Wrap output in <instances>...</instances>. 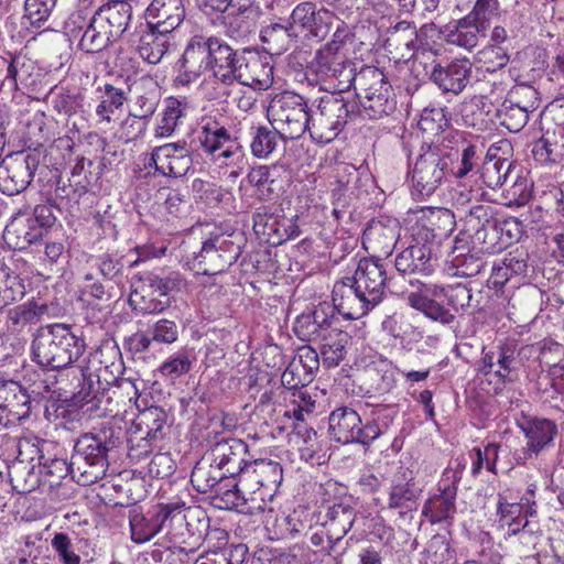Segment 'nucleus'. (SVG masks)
<instances>
[{"mask_svg": "<svg viewBox=\"0 0 564 564\" xmlns=\"http://www.w3.org/2000/svg\"><path fill=\"white\" fill-rule=\"evenodd\" d=\"M195 357L191 350L181 349L166 358L160 367L162 376L177 379L189 372Z\"/></svg>", "mask_w": 564, "mask_h": 564, "instance_id": "57", "label": "nucleus"}, {"mask_svg": "<svg viewBox=\"0 0 564 564\" xmlns=\"http://www.w3.org/2000/svg\"><path fill=\"white\" fill-rule=\"evenodd\" d=\"M251 153L258 159L269 158L278 148L281 134L276 129L265 126L251 127Z\"/></svg>", "mask_w": 564, "mask_h": 564, "instance_id": "50", "label": "nucleus"}, {"mask_svg": "<svg viewBox=\"0 0 564 564\" xmlns=\"http://www.w3.org/2000/svg\"><path fill=\"white\" fill-rule=\"evenodd\" d=\"M247 452V445L241 440L228 438L217 442L208 456L229 478L239 479L245 471V465L250 463L246 460Z\"/></svg>", "mask_w": 564, "mask_h": 564, "instance_id": "27", "label": "nucleus"}, {"mask_svg": "<svg viewBox=\"0 0 564 564\" xmlns=\"http://www.w3.org/2000/svg\"><path fill=\"white\" fill-rule=\"evenodd\" d=\"M516 348L510 344H499L495 350L484 352L481 372L494 373L501 380H510L516 370Z\"/></svg>", "mask_w": 564, "mask_h": 564, "instance_id": "38", "label": "nucleus"}, {"mask_svg": "<svg viewBox=\"0 0 564 564\" xmlns=\"http://www.w3.org/2000/svg\"><path fill=\"white\" fill-rule=\"evenodd\" d=\"M39 160L30 153L7 155L0 164V191L9 196L23 192L31 183Z\"/></svg>", "mask_w": 564, "mask_h": 564, "instance_id": "16", "label": "nucleus"}, {"mask_svg": "<svg viewBox=\"0 0 564 564\" xmlns=\"http://www.w3.org/2000/svg\"><path fill=\"white\" fill-rule=\"evenodd\" d=\"M335 308L327 303L319 304L315 308V323L317 325V340L341 333L339 318L335 315Z\"/></svg>", "mask_w": 564, "mask_h": 564, "instance_id": "59", "label": "nucleus"}, {"mask_svg": "<svg viewBox=\"0 0 564 564\" xmlns=\"http://www.w3.org/2000/svg\"><path fill=\"white\" fill-rule=\"evenodd\" d=\"M318 366L319 360L316 350L311 347H302L283 372L282 382L292 388L305 386L312 381L315 371L318 370Z\"/></svg>", "mask_w": 564, "mask_h": 564, "instance_id": "37", "label": "nucleus"}, {"mask_svg": "<svg viewBox=\"0 0 564 564\" xmlns=\"http://www.w3.org/2000/svg\"><path fill=\"white\" fill-rule=\"evenodd\" d=\"M532 154L534 160L543 165L557 164L564 158V148L547 132L533 144Z\"/></svg>", "mask_w": 564, "mask_h": 564, "instance_id": "55", "label": "nucleus"}, {"mask_svg": "<svg viewBox=\"0 0 564 564\" xmlns=\"http://www.w3.org/2000/svg\"><path fill=\"white\" fill-rule=\"evenodd\" d=\"M130 90L131 86L123 88L109 83H106L102 87L99 86L97 88L99 94V104L96 107L97 117L102 121L110 122L115 112L128 100V93Z\"/></svg>", "mask_w": 564, "mask_h": 564, "instance_id": "43", "label": "nucleus"}, {"mask_svg": "<svg viewBox=\"0 0 564 564\" xmlns=\"http://www.w3.org/2000/svg\"><path fill=\"white\" fill-rule=\"evenodd\" d=\"M292 441L295 443L302 460L321 464L322 443L316 431L304 424L294 425Z\"/></svg>", "mask_w": 564, "mask_h": 564, "instance_id": "49", "label": "nucleus"}, {"mask_svg": "<svg viewBox=\"0 0 564 564\" xmlns=\"http://www.w3.org/2000/svg\"><path fill=\"white\" fill-rule=\"evenodd\" d=\"M42 77V72L36 63L24 55L12 57L8 67L6 80L10 82L17 90L35 87Z\"/></svg>", "mask_w": 564, "mask_h": 564, "instance_id": "39", "label": "nucleus"}, {"mask_svg": "<svg viewBox=\"0 0 564 564\" xmlns=\"http://www.w3.org/2000/svg\"><path fill=\"white\" fill-rule=\"evenodd\" d=\"M235 76H237L235 82L243 87L259 91L267 90L274 82L273 65L269 57L252 56L247 59L243 56Z\"/></svg>", "mask_w": 564, "mask_h": 564, "instance_id": "29", "label": "nucleus"}, {"mask_svg": "<svg viewBox=\"0 0 564 564\" xmlns=\"http://www.w3.org/2000/svg\"><path fill=\"white\" fill-rule=\"evenodd\" d=\"M495 116L498 117L500 123L510 132H519L528 123L530 113L505 100L501 107L496 110Z\"/></svg>", "mask_w": 564, "mask_h": 564, "instance_id": "60", "label": "nucleus"}, {"mask_svg": "<svg viewBox=\"0 0 564 564\" xmlns=\"http://www.w3.org/2000/svg\"><path fill=\"white\" fill-rule=\"evenodd\" d=\"M496 115L490 99L484 95H474L465 98L458 108V116L463 124L477 130H485Z\"/></svg>", "mask_w": 564, "mask_h": 564, "instance_id": "36", "label": "nucleus"}, {"mask_svg": "<svg viewBox=\"0 0 564 564\" xmlns=\"http://www.w3.org/2000/svg\"><path fill=\"white\" fill-rule=\"evenodd\" d=\"M527 253L523 251H512L507 253L502 259L492 263L491 273L488 283L495 288H502L512 276L522 275L525 273Z\"/></svg>", "mask_w": 564, "mask_h": 564, "instance_id": "40", "label": "nucleus"}, {"mask_svg": "<svg viewBox=\"0 0 564 564\" xmlns=\"http://www.w3.org/2000/svg\"><path fill=\"white\" fill-rule=\"evenodd\" d=\"M400 230V224L394 218L371 220L362 234V246L378 257H388L395 248Z\"/></svg>", "mask_w": 564, "mask_h": 564, "instance_id": "23", "label": "nucleus"}, {"mask_svg": "<svg viewBox=\"0 0 564 564\" xmlns=\"http://www.w3.org/2000/svg\"><path fill=\"white\" fill-rule=\"evenodd\" d=\"M150 284L147 273L135 275L131 285L129 303L134 311L142 314L162 313L170 307L171 300L170 297L160 296L154 286Z\"/></svg>", "mask_w": 564, "mask_h": 564, "instance_id": "33", "label": "nucleus"}, {"mask_svg": "<svg viewBox=\"0 0 564 564\" xmlns=\"http://www.w3.org/2000/svg\"><path fill=\"white\" fill-rule=\"evenodd\" d=\"M334 15L330 11L317 10L312 1L299 3L291 12L289 25L300 36L305 33L308 37L324 39L329 32Z\"/></svg>", "mask_w": 564, "mask_h": 564, "instance_id": "20", "label": "nucleus"}, {"mask_svg": "<svg viewBox=\"0 0 564 564\" xmlns=\"http://www.w3.org/2000/svg\"><path fill=\"white\" fill-rule=\"evenodd\" d=\"M225 478L229 477L209 456H205L193 468L191 482L198 492L207 494L214 490L216 495H223L227 502L232 503L235 496H226V492L235 491V488L224 490L226 486L221 482Z\"/></svg>", "mask_w": 564, "mask_h": 564, "instance_id": "30", "label": "nucleus"}, {"mask_svg": "<svg viewBox=\"0 0 564 564\" xmlns=\"http://www.w3.org/2000/svg\"><path fill=\"white\" fill-rule=\"evenodd\" d=\"M260 39L267 45L268 52L281 55L290 50L299 37L289 23H273L261 30Z\"/></svg>", "mask_w": 564, "mask_h": 564, "instance_id": "47", "label": "nucleus"}, {"mask_svg": "<svg viewBox=\"0 0 564 564\" xmlns=\"http://www.w3.org/2000/svg\"><path fill=\"white\" fill-rule=\"evenodd\" d=\"M406 299L411 307L421 311L426 317L443 325H448L455 319V315L438 303V301L423 293H410Z\"/></svg>", "mask_w": 564, "mask_h": 564, "instance_id": "52", "label": "nucleus"}, {"mask_svg": "<svg viewBox=\"0 0 564 564\" xmlns=\"http://www.w3.org/2000/svg\"><path fill=\"white\" fill-rule=\"evenodd\" d=\"M267 116L282 140H295L308 132L310 109L303 96L283 91L269 102Z\"/></svg>", "mask_w": 564, "mask_h": 564, "instance_id": "9", "label": "nucleus"}, {"mask_svg": "<svg viewBox=\"0 0 564 564\" xmlns=\"http://www.w3.org/2000/svg\"><path fill=\"white\" fill-rule=\"evenodd\" d=\"M314 69L324 90L329 94H340L348 91L354 83L358 85L357 68L347 57H337L329 59H313Z\"/></svg>", "mask_w": 564, "mask_h": 564, "instance_id": "15", "label": "nucleus"}, {"mask_svg": "<svg viewBox=\"0 0 564 564\" xmlns=\"http://www.w3.org/2000/svg\"><path fill=\"white\" fill-rule=\"evenodd\" d=\"M149 165L163 176L181 177L191 170L193 159L186 142H171L152 150Z\"/></svg>", "mask_w": 564, "mask_h": 564, "instance_id": "21", "label": "nucleus"}, {"mask_svg": "<svg viewBox=\"0 0 564 564\" xmlns=\"http://www.w3.org/2000/svg\"><path fill=\"white\" fill-rule=\"evenodd\" d=\"M119 437L110 425L102 424L83 434L74 446L68 469L82 486H89L101 479L108 468V453L118 445Z\"/></svg>", "mask_w": 564, "mask_h": 564, "instance_id": "4", "label": "nucleus"}, {"mask_svg": "<svg viewBox=\"0 0 564 564\" xmlns=\"http://www.w3.org/2000/svg\"><path fill=\"white\" fill-rule=\"evenodd\" d=\"M119 388L126 390L127 393H130L132 390L133 395L135 397V405L139 409V415L137 416V426L140 431L145 433V436L142 437L141 442L143 445H139L144 449V454H149L152 452V443H155L163 438L164 436V426L167 422L166 412L160 406H144L141 410V406L138 402L139 400V388L134 381L131 379H121L119 381Z\"/></svg>", "mask_w": 564, "mask_h": 564, "instance_id": "18", "label": "nucleus"}, {"mask_svg": "<svg viewBox=\"0 0 564 564\" xmlns=\"http://www.w3.org/2000/svg\"><path fill=\"white\" fill-rule=\"evenodd\" d=\"M332 300L333 307L346 319H358L377 306L347 278L334 284Z\"/></svg>", "mask_w": 564, "mask_h": 564, "instance_id": "24", "label": "nucleus"}, {"mask_svg": "<svg viewBox=\"0 0 564 564\" xmlns=\"http://www.w3.org/2000/svg\"><path fill=\"white\" fill-rule=\"evenodd\" d=\"M436 144L441 159L446 164V175L457 180L474 176L484 152L481 145L466 139L460 131L447 132Z\"/></svg>", "mask_w": 564, "mask_h": 564, "instance_id": "10", "label": "nucleus"}, {"mask_svg": "<svg viewBox=\"0 0 564 564\" xmlns=\"http://www.w3.org/2000/svg\"><path fill=\"white\" fill-rule=\"evenodd\" d=\"M174 509L172 505H161L156 511L147 514L138 508L131 509L129 511L131 540L138 544L150 541L162 530Z\"/></svg>", "mask_w": 564, "mask_h": 564, "instance_id": "25", "label": "nucleus"}, {"mask_svg": "<svg viewBox=\"0 0 564 564\" xmlns=\"http://www.w3.org/2000/svg\"><path fill=\"white\" fill-rule=\"evenodd\" d=\"M253 229L257 235L267 237V241L273 245H280L286 239H293L300 235L297 227H292L291 232L283 236L278 228V221L273 217H265L264 215L257 214L253 218Z\"/></svg>", "mask_w": 564, "mask_h": 564, "instance_id": "56", "label": "nucleus"}, {"mask_svg": "<svg viewBox=\"0 0 564 564\" xmlns=\"http://www.w3.org/2000/svg\"><path fill=\"white\" fill-rule=\"evenodd\" d=\"M511 171V161L489 155L481 165L480 178L487 187L497 188L507 182Z\"/></svg>", "mask_w": 564, "mask_h": 564, "instance_id": "53", "label": "nucleus"}, {"mask_svg": "<svg viewBox=\"0 0 564 564\" xmlns=\"http://www.w3.org/2000/svg\"><path fill=\"white\" fill-rule=\"evenodd\" d=\"M253 2L254 0H239L226 10L223 23L231 39L242 40L252 32L256 15Z\"/></svg>", "mask_w": 564, "mask_h": 564, "instance_id": "35", "label": "nucleus"}, {"mask_svg": "<svg viewBox=\"0 0 564 564\" xmlns=\"http://www.w3.org/2000/svg\"><path fill=\"white\" fill-rule=\"evenodd\" d=\"M242 58L243 55H239L221 37L195 35L187 43L180 61L176 82L183 86L189 85L210 69L216 80L232 85Z\"/></svg>", "mask_w": 564, "mask_h": 564, "instance_id": "2", "label": "nucleus"}, {"mask_svg": "<svg viewBox=\"0 0 564 564\" xmlns=\"http://www.w3.org/2000/svg\"><path fill=\"white\" fill-rule=\"evenodd\" d=\"M351 337L348 333L341 332L321 339V355L323 364L333 368L343 361L347 354V346Z\"/></svg>", "mask_w": 564, "mask_h": 564, "instance_id": "51", "label": "nucleus"}, {"mask_svg": "<svg viewBox=\"0 0 564 564\" xmlns=\"http://www.w3.org/2000/svg\"><path fill=\"white\" fill-rule=\"evenodd\" d=\"M370 301L378 305L386 292L388 276L384 265L373 258L359 260L352 276H346Z\"/></svg>", "mask_w": 564, "mask_h": 564, "instance_id": "22", "label": "nucleus"}, {"mask_svg": "<svg viewBox=\"0 0 564 564\" xmlns=\"http://www.w3.org/2000/svg\"><path fill=\"white\" fill-rule=\"evenodd\" d=\"M496 514L499 527L506 530L507 535L521 534L522 539L528 538L531 543L538 539L532 523L529 520H524L523 499L520 502H508L505 496L499 495Z\"/></svg>", "mask_w": 564, "mask_h": 564, "instance_id": "28", "label": "nucleus"}, {"mask_svg": "<svg viewBox=\"0 0 564 564\" xmlns=\"http://www.w3.org/2000/svg\"><path fill=\"white\" fill-rule=\"evenodd\" d=\"M355 519V510L349 505L337 503L328 508L324 527L332 546L349 532Z\"/></svg>", "mask_w": 564, "mask_h": 564, "instance_id": "41", "label": "nucleus"}, {"mask_svg": "<svg viewBox=\"0 0 564 564\" xmlns=\"http://www.w3.org/2000/svg\"><path fill=\"white\" fill-rule=\"evenodd\" d=\"M417 37L416 28L406 21H401L393 28L388 43L390 46L394 45L397 48L403 46L410 55H413V52L417 47Z\"/></svg>", "mask_w": 564, "mask_h": 564, "instance_id": "61", "label": "nucleus"}, {"mask_svg": "<svg viewBox=\"0 0 564 564\" xmlns=\"http://www.w3.org/2000/svg\"><path fill=\"white\" fill-rule=\"evenodd\" d=\"M357 115L368 119H380L395 110L393 88L386 74L375 66H362L359 70Z\"/></svg>", "mask_w": 564, "mask_h": 564, "instance_id": "8", "label": "nucleus"}, {"mask_svg": "<svg viewBox=\"0 0 564 564\" xmlns=\"http://www.w3.org/2000/svg\"><path fill=\"white\" fill-rule=\"evenodd\" d=\"M78 397L86 403L91 402L93 406L100 411L101 414L113 411L108 406L111 402V398L108 395V392H105V390L100 392L99 389H95V382L91 376L84 377L83 387L78 391Z\"/></svg>", "mask_w": 564, "mask_h": 564, "instance_id": "64", "label": "nucleus"}, {"mask_svg": "<svg viewBox=\"0 0 564 564\" xmlns=\"http://www.w3.org/2000/svg\"><path fill=\"white\" fill-rule=\"evenodd\" d=\"M198 141L202 149L208 154H216L226 143L230 142L227 129L213 117L202 119Z\"/></svg>", "mask_w": 564, "mask_h": 564, "instance_id": "48", "label": "nucleus"}, {"mask_svg": "<svg viewBox=\"0 0 564 564\" xmlns=\"http://www.w3.org/2000/svg\"><path fill=\"white\" fill-rule=\"evenodd\" d=\"M505 100L529 113H533L540 107L541 101L538 90L529 85L516 86Z\"/></svg>", "mask_w": 564, "mask_h": 564, "instance_id": "63", "label": "nucleus"}, {"mask_svg": "<svg viewBox=\"0 0 564 564\" xmlns=\"http://www.w3.org/2000/svg\"><path fill=\"white\" fill-rule=\"evenodd\" d=\"M282 480L280 463L257 459L245 465V471L232 485L235 491H228L226 496H235L234 506H246V511L251 514L260 513L269 509Z\"/></svg>", "mask_w": 564, "mask_h": 564, "instance_id": "3", "label": "nucleus"}, {"mask_svg": "<svg viewBox=\"0 0 564 564\" xmlns=\"http://www.w3.org/2000/svg\"><path fill=\"white\" fill-rule=\"evenodd\" d=\"M419 213L421 214L419 219L424 223L423 226L429 231L426 238H429V235L432 238L446 237L455 228L456 215L447 208L424 207Z\"/></svg>", "mask_w": 564, "mask_h": 564, "instance_id": "45", "label": "nucleus"}, {"mask_svg": "<svg viewBox=\"0 0 564 564\" xmlns=\"http://www.w3.org/2000/svg\"><path fill=\"white\" fill-rule=\"evenodd\" d=\"M482 251L468 240L466 236H457L454 240L449 262L459 276H476L484 268Z\"/></svg>", "mask_w": 564, "mask_h": 564, "instance_id": "34", "label": "nucleus"}, {"mask_svg": "<svg viewBox=\"0 0 564 564\" xmlns=\"http://www.w3.org/2000/svg\"><path fill=\"white\" fill-rule=\"evenodd\" d=\"M422 489L415 482V473L403 465L398 466L389 488L388 508L398 510L400 518H406L417 509Z\"/></svg>", "mask_w": 564, "mask_h": 564, "instance_id": "17", "label": "nucleus"}, {"mask_svg": "<svg viewBox=\"0 0 564 564\" xmlns=\"http://www.w3.org/2000/svg\"><path fill=\"white\" fill-rule=\"evenodd\" d=\"M43 238V229L29 218L15 219L4 229V239L15 249L23 250Z\"/></svg>", "mask_w": 564, "mask_h": 564, "instance_id": "46", "label": "nucleus"}, {"mask_svg": "<svg viewBox=\"0 0 564 564\" xmlns=\"http://www.w3.org/2000/svg\"><path fill=\"white\" fill-rule=\"evenodd\" d=\"M482 252L496 253L506 249L502 234L499 232V220L494 216L492 207L488 205H473L465 217V232Z\"/></svg>", "mask_w": 564, "mask_h": 564, "instance_id": "12", "label": "nucleus"}, {"mask_svg": "<svg viewBox=\"0 0 564 564\" xmlns=\"http://www.w3.org/2000/svg\"><path fill=\"white\" fill-rule=\"evenodd\" d=\"M241 237L216 235L203 242L194 256V268L203 275H216L232 265L241 253Z\"/></svg>", "mask_w": 564, "mask_h": 564, "instance_id": "11", "label": "nucleus"}, {"mask_svg": "<svg viewBox=\"0 0 564 564\" xmlns=\"http://www.w3.org/2000/svg\"><path fill=\"white\" fill-rule=\"evenodd\" d=\"M424 564H455L456 555L452 549L449 541L445 535L436 534L429 541L424 553Z\"/></svg>", "mask_w": 564, "mask_h": 564, "instance_id": "54", "label": "nucleus"}, {"mask_svg": "<svg viewBox=\"0 0 564 564\" xmlns=\"http://www.w3.org/2000/svg\"><path fill=\"white\" fill-rule=\"evenodd\" d=\"M456 497L451 490L430 496L423 505L422 516L432 524L452 522L456 513Z\"/></svg>", "mask_w": 564, "mask_h": 564, "instance_id": "42", "label": "nucleus"}, {"mask_svg": "<svg viewBox=\"0 0 564 564\" xmlns=\"http://www.w3.org/2000/svg\"><path fill=\"white\" fill-rule=\"evenodd\" d=\"M132 20V7L127 0H113L101 6L94 14L80 8L64 23L70 42L86 53H98L122 36Z\"/></svg>", "mask_w": 564, "mask_h": 564, "instance_id": "1", "label": "nucleus"}, {"mask_svg": "<svg viewBox=\"0 0 564 564\" xmlns=\"http://www.w3.org/2000/svg\"><path fill=\"white\" fill-rule=\"evenodd\" d=\"M487 29L482 22H477L465 15L454 23L444 25L440 33L447 44L470 52L478 45L480 39L486 36Z\"/></svg>", "mask_w": 564, "mask_h": 564, "instance_id": "32", "label": "nucleus"}, {"mask_svg": "<svg viewBox=\"0 0 564 564\" xmlns=\"http://www.w3.org/2000/svg\"><path fill=\"white\" fill-rule=\"evenodd\" d=\"M148 26L171 34L185 19L182 0H152L147 8Z\"/></svg>", "mask_w": 564, "mask_h": 564, "instance_id": "31", "label": "nucleus"}, {"mask_svg": "<svg viewBox=\"0 0 564 564\" xmlns=\"http://www.w3.org/2000/svg\"><path fill=\"white\" fill-rule=\"evenodd\" d=\"M350 37L351 33L349 28L344 23L339 24L334 32L332 40L316 52L314 59L346 57L343 50Z\"/></svg>", "mask_w": 564, "mask_h": 564, "instance_id": "62", "label": "nucleus"}, {"mask_svg": "<svg viewBox=\"0 0 564 564\" xmlns=\"http://www.w3.org/2000/svg\"><path fill=\"white\" fill-rule=\"evenodd\" d=\"M380 410L371 420L365 423L360 415L349 406L333 410L328 417L329 434L340 444H360L369 447L377 438L387 432L391 417Z\"/></svg>", "mask_w": 564, "mask_h": 564, "instance_id": "6", "label": "nucleus"}, {"mask_svg": "<svg viewBox=\"0 0 564 564\" xmlns=\"http://www.w3.org/2000/svg\"><path fill=\"white\" fill-rule=\"evenodd\" d=\"M55 4L56 0H25L23 24L40 28L47 21Z\"/></svg>", "mask_w": 564, "mask_h": 564, "instance_id": "58", "label": "nucleus"}, {"mask_svg": "<svg viewBox=\"0 0 564 564\" xmlns=\"http://www.w3.org/2000/svg\"><path fill=\"white\" fill-rule=\"evenodd\" d=\"M395 269L403 274H431L436 265L432 248L426 242L412 238L409 246L399 252L394 260Z\"/></svg>", "mask_w": 564, "mask_h": 564, "instance_id": "26", "label": "nucleus"}, {"mask_svg": "<svg viewBox=\"0 0 564 564\" xmlns=\"http://www.w3.org/2000/svg\"><path fill=\"white\" fill-rule=\"evenodd\" d=\"M356 99L340 94H327L310 110L308 133L316 143L326 144L336 139L347 122L357 116Z\"/></svg>", "mask_w": 564, "mask_h": 564, "instance_id": "7", "label": "nucleus"}, {"mask_svg": "<svg viewBox=\"0 0 564 564\" xmlns=\"http://www.w3.org/2000/svg\"><path fill=\"white\" fill-rule=\"evenodd\" d=\"M169 35V33H160L155 28L148 26L137 45L139 55L149 64H158L171 45Z\"/></svg>", "mask_w": 564, "mask_h": 564, "instance_id": "44", "label": "nucleus"}, {"mask_svg": "<svg viewBox=\"0 0 564 564\" xmlns=\"http://www.w3.org/2000/svg\"><path fill=\"white\" fill-rule=\"evenodd\" d=\"M473 63L468 57H457L446 63H435L430 80L445 95L458 96L469 85Z\"/></svg>", "mask_w": 564, "mask_h": 564, "instance_id": "19", "label": "nucleus"}, {"mask_svg": "<svg viewBox=\"0 0 564 564\" xmlns=\"http://www.w3.org/2000/svg\"><path fill=\"white\" fill-rule=\"evenodd\" d=\"M518 426L525 437V445L516 456V463L524 466L539 459L554 445L557 435V426L554 421L544 417L524 416L518 421Z\"/></svg>", "mask_w": 564, "mask_h": 564, "instance_id": "14", "label": "nucleus"}, {"mask_svg": "<svg viewBox=\"0 0 564 564\" xmlns=\"http://www.w3.org/2000/svg\"><path fill=\"white\" fill-rule=\"evenodd\" d=\"M446 177V164L443 163L436 143L422 148L411 175V194L415 199H425L433 195Z\"/></svg>", "mask_w": 564, "mask_h": 564, "instance_id": "13", "label": "nucleus"}, {"mask_svg": "<svg viewBox=\"0 0 564 564\" xmlns=\"http://www.w3.org/2000/svg\"><path fill=\"white\" fill-rule=\"evenodd\" d=\"M85 341L66 324L42 326L33 334L31 359L43 369L59 370L76 362L85 351Z\"/></svg>", "mask_w": 564, "mask_h": 564, "instance_id": "5", "label": "nucleus"}]
</instances>
